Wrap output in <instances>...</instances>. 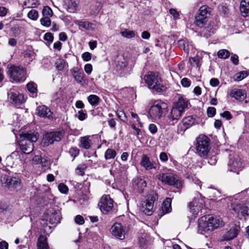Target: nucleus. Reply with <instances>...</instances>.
Returning <instances> with one entry per match:
<instances>
[{
  "label": "nucleus",
  "instance_id": "864d4df0",
  "mask_svg": "<svg viewBox=\"0 0 249 249\" xmlns=\"http://www.w3.org/2000/svg\"><path fill=\"white\" fill-rule=\"evenodd\" d=\"M59 191L63 194H67L69 189L67 185L63 183H60L58 186Z\"/></svg>",
  "mask_w": 249,
  "mask_h": 249
},
{
  "label": "nucleus",
  "instance_id": "72a5a7b5",
  "mask_svg": "<svg viewBox=\"0 0 249 249\" xmlns=\"http://www.w3.org/2000/svg\"><path fill=\"white\" fill-rule=\"evenodd\" d=\"M55 68L59 71H62L65 67H67V64L65 61L61 58H59L56 60L55 63Z\"/></svg>",
  "mask_w": 249,
  "mask_h": 249
},
{
  "label": "nucleus",
  "instance_id": "49530a36",
  "mask_svg": "<svg viewBox=\"0 0 249 249\" xmlns=\"http://www.w3.org/2000/svg\"><path fill=\"white\" fill-rule=\"evenodd\" d=\"M147 234L146 233H142L139 237V243L141 246L144 247L145 246L147 242Z\"/></svg>",
  "mask_w": 249,
  "mask_h": 249
},
{
  "label": "nucleus",
  "instance_id": "6e6d98bb",
  "mask_svg": "<svg viewBox=\"0 0 249 249\" xmlns=\"http://www.w3.org/2000/svg\"><path fill=\"white\" fill-rule=\"evenodd\" d=\"M219 10L221 14L224 16L227 15L228 13V8L226 6L223 5H221L219 6Z\"/></svg>",
  "mask_w": 249,
  "mask_h": 249
},
{
  "label": "nucleus",
  "instance_id": "774afa93",
  "mask_svg": "<svg viewBox=\"0 0 249 249\" xmlns=\"http://www.w3.org/2000/svg\"><path fill=\"white\" fill-rule=\"evenodd\" d=\"M217 162V158L215 155L210 157L208 160V163L212 165H215Z\"/></svg>",
  "mask_w": 249,
  "mask_h": 249
},
{
  "label": "nucleus",
  "instance_id": "4be33fe9",
  "mask_svg": "<svg viewBox=\"0 0 249 249\" xmlns=\"http://www.w3.org/2000/svg\"><path fill=\"white\" fill-rule=\"evenodd\" d=\"M71 71L73 78L77 83H82L85 82V74L78 67L73 68Z\"/></svg>",
  "mask_w": 249,
  "mask_h": 249
},
{
  "label": "nucleus",
  "instance_id": "dca6fc26",
  "mask_svg": "<svg viewBox=\"0 0 249 249\" xmlns=\"http://www.w3.org/2000/svg\"><path fill=\"white\" fill-rule=\"evenodd\" d=\"M110 232L113 236L120 240L125 238V230L121 223H114L110 229Z\"/></svg>",
  "mask_w": 249,
  "mask_h": 249
},
{
  "label": "nucleus",
  "instance_id": "c756f323",
  "mask_svg": "<svg viewBox=\"0 0 249 249\" xmlns=\"http://www.w3.org/2000/svg\"><path fill=\"white\" fill-rule=\"evenodd\" d=\"M210 14V8L206 5H203L199 8V13L197 16H201L202 18L207 19Z\"/></svg>",
  "mask_w": 249,
  "mask_h": 249
},
{
  "label": "nucleus",
  "instance_id": "052dcab7",
  "mask_svg": "<svg viewBox=\"0 0 249 249\" xmlns=\"http://www.w3.org/2000/svg\"><path fill=\"white\" fill-rule=\"evenodd\" d=\"M159 158L160 160L162 162H166L168 160L167 154L163 152L160 153Z\"/></svg>",
  "mask_w": 249,
  "mask_h": 249
},
{
  "label": "nucleus",
  "instance_id": "09e8293b",
  "mask_svg": "<svg viewBox=\"0 0 249 249\" xmlns=\"http://www.w3.org/2000/svg\"><path fill=\"white\" fill-rule=\"evenodd\" d=\"M86 168L87 166L85 164H80L76 169V173L79 175L83 176L84 174V171Z\"/></svg>",
  "mask_w": 249,
  "mask_h": 249
},
{
  "label": "nucleus",
  "instance_id": "a878e982",
  "mask_svg": "<svg viewBox=\"0 0 249 249\" xmlns=\"http://www.w3.org/2000/svg\"><path fill=\"white\" fill-rule=\"evenodd\" d=\"M240 10L243 17H246L249 16V0H242L241 1Z\"/></svg>",
  "mask_w": 249,
  "mask_h": 249
},
{
  "label": "nucleus",
  "instance_id": "423d86ee",
  "mask_svg": "<svg viewBox=\"0 0 249 249\" xmlns=\"http://www.w3.org/2000/svg\"><path fill=\"white\" fill-rule=\"evenodd\" d=\"M158 195L155 192H151L147 199L142 203L141 210L145 214L151 215L154 211V202L158 199Z\"/></svg>",
  "mask_w": 249,
  "mask_h": 249
},
{
  "label": "nucleus",
  "instance_id": "a211bd4d",
  "mask_svg": "<svg viewBox=\"0 0 249 249\" xmlns=\"http://www.w3.org/2000/svg\"><path fill=\"white\" fill-rule=\"evenodd\" d=\"M132 185L135 189L140 193H142L146 187L147 183L143 178L137 177L133 178Z\"/></svg>",
  "mask_w": 249,
  "mask_h": 249
},
{
  "label": "nucleus",
  "instance_id": "3c124183",
  "mask_svg": "<svg viewBox=\"0 0 249 249\" xmlns=\"http://www.w3.org/2000/svg\"><path fill=\"white\" fill-rule=\"evenodd\" d=\"M69 153L71 157L74 159L78 155L79 150L77 147H71L69 150Z\"/></svg>",
  "mask_w": 249,
  "mask_h": 249
},
{
  "label": "nucleus",
  "instance_id": "69168bd1",
  "mask_svg": "<svg viewBox=\"0 0 249 249\" xmlns=\"http://www.w3.org/2000/svg\"><path fill=\"white\" fill-rule=\"evenodd\" d=\"M82 57L85 61H89L91 58V54L89 52H85L83 53Z\"/></svg>",
  "mask_w": 249,
  "mask_h": 249
},
{
  "label": "nucleus",
  "instance_id": "7c9ffc66",
  "mask_svg": "<svg viewBox=\"0 0 249 249\" xmlns=\"http://www.w3.org/2000/svg\"><path fill=\"white\" fill-rule=\"evenodd\" d=\"M78 1L77 0H69L68 2V11L70 13H74L77 9Z\"/></svg>",
  "mask_w": 249,
  "mask_h": 249
},
{
  "label": "nucleus",
  "instance_id": "2f4dec72",
  "mask_svg": "<svg viewBox=\"0 0 249 249\" xmlns=\"http://www.w3.org/2000/svg\"><path fill=\"white\" fill-rule=\"evenodd\" d=\"M207 19L202 18L201 16H196L195 17V24L200 27H203L205 25L207 24Z\"/></svg>",
  "mask_w": 249,
  "mask_h": 249
},
{
  "label": "nucleus",
  "instance_id": "6e6552de",
  "mask_svg": "<svg viewBox=\"0 0 249 249\" xmlns=\"http://www.w3.org/2000/svg\"><path fill=\"white\" fill-rule=\"evenodd\" d=\"M113 200L109 195H103L98 202V206L101 212L107 214L112 211L113 208Z\"/></svg>",
  "mask_w": 249,
  "mask_h": 249
},
{
  "label": "nucleus",
  "instance_id": "603ef678",
  "mask_svg": "<svg viewBox=\"0 0 249 249\" xmlns=\"http://www.w3.org/2000/svg\"><path fill=\"white\" fill-rule=\"evenodd\" d=\"M187 178L190 180H192L196 185H198L199 188H201V182L197 179L195 176L193 175H187Z\"/></svg>",
  "mask_w": 249,
  "mask_h": 249
},
{
  "label": "nucleus",
  "instance_id": "0eeeda50",
  "mask_svg": "<svg viewBox=\"0 0 249 249\" xmlns=\"http://www.w3.org/2000/svg\"><path fill=\"white\" fill-rule=\"evenodd\" d=\"M209 143V139L206 136H201L197 139L196 151L200 157L207 156L210 149Z\"/></svg>",
  "mask_w": 249,
  "mask_h": 249
},
{
  "label": "nucleus",
  "instance_id": "c03bdc74",
  "mask_svg": "<svg viewBox=\"0 0 249 249\" xmlns=\"http://www.w3.org/2000/svg\"><path fill=\"white\" fill-rule=\"evenodd\" d=\"M121 35L127 38H131L135 36V33L132 30H124L120 32Z\"/></svg>",
  "mask_w": 249,
  "mask_h": 249
},
{
  "label": "nucleus",
  "instance_id": "c85d7f7f",
  "mask_svg": "<svg viewBox=\"0 0 249 249\" xmlns=\"http://www.w3.org/2000/svg\"><path fill=\"white\" fill-rule=\"evenodd\" d=\"M91 145V140L89 136H85L81 138L80 146L85 149H89Z\"/></svg>",
  "mask_w": 249,
  "mask_h": 249
},
{
  "label": "nucleus",
  "instance_id": "7ed1b4c3",
  "mask_svg": "<svg viewBox=\"0 0 249 249\" xmlns=\"http://www.w3.org/2000/svg\"><path fill=\"white\" fill-rule=\"evenodd\" d=\"M188 101L182 98H179L178 101L175 102L168 115V118L170 121H177L179 119L182 113L188 108Z\"/></svg>",
  "mask_w": 249,
  "mask_h": 249
},
{
  "label": "nucleus",
  "instance_id": "9b49d317",
  "mask_svg": "<svg viewBox=\"0 0 249 249\" xmlns=\"http://www.w3.org/2000/svg\"><path fill=\"white\" fill-rule=\"evenodd\" d=\"M231 209L238 216L248 215H249V202L244 204L234 202L231 203Z\"/></svg>",
  "mask_w": 249,
  "mask_h": 249
},
{
  "label": "nucleus",
  "instance_id": "ddd939ff",
  "mask_svg": "<svg viewBox=\"0 0 249 249\" xmlns=\"http://www.w3.org/2000/svg\"><path fill=\"white\" fill-rule=\"evenodd\" d=\"M62 137L60 132H48L44 135L42 142L45 145H48L53 144L54 142L60 141Z\"/></svg>",
  "mask_w": 249,
  "mask_h": 249
},
{
  "label": "nucleus",
  "instance_id": "b1692460",
  "mask_svg": "<svg viewBox=\"0 0 249 249\" xmlns=\"http://www.w3.org/2000/svg\"><path fill=\"white\" fill-rule=\"evenodd\" d=\"M10 100L16 104H20L24 102V96L18 92L10 91L8 93Z\"/></svg>",
  "mask_w": 249,
  "mask_h": 249
},
{
  "label": "nucleus",
  "instance_id": "bf43d9fd",
  "mask_svg": "<svg viewBox=\"0 0 249 249\" xmlns=\"http://www.w3.org/2000/svg\"><path fill=\"white\" fill-rule=\"evenodd\" d=\"M84 70L88 74H90L92 71V66L90 64H87L84 66Z\"/></svg>",
  "mask_w": 249,
  "mask_h": 249
},
{
  "label": "nucleus",
  "instance_id": "473e14b6",
  "mask_svg": "<svg viewBox=\"0 0 249 249\" xmlns=\"http://www.w3.org/2000/svg\"><path fill=\"white\" fill-rule=\"evenodd\" d=\"M215 31V30L213 28V26L211 24H209L208 26L204 27L202 32L203 33L204 36L208 38L211 36L212 34L214 33Z\"/></svg>",
  "mask_w": 249,
  "mask_h": 249
},
{
  "label": "nucleus",
  "instance_id": "ea45409f",
  "mask_svg": "<svg viewBox=\"0 0 249 249\" xmlns=\"http://www.w3.org/2000/svg\"><path fill=\"white\" fill-rule=\"evenodd\" d=\"M248 73L246 71H242L236 73L234 77V80L237 81H240L248 76Z\"/></svg>",
  "mask_w": 249,
  "mask_h": 249
},
{
  "label": "nucleus",
  "instance_id": "aec40b11",
  "mask_svg": "<svg viewBox=\"0 0 249 249\" xmlns=\"http://www.w3.org/2000/svg\"><path fill=\"white\" fill-rule=\"evenodd\" d=\"M206 216L209 219V223L211 227L210 229L211 231L224 225V222L220 218L214 217L210 215H207Z\"/></svg>",
  "mask_w": 249,
  "mask_h": 249
},
{
  "label": "nucleus",
  "instance_id": "0e129e2a",
  "mask_svg": "<svg viewBox=\"0 0 249 249\" xmlns=\"http://www.w3.org/2000/svg\"><path fill=\"white\" fill-rule=\"evenodd\" d=\"M221 117L225 118L227 120H230L232 118V116L230 112L228 111H225L220 114Z\"/></svg>",
  "mask_w": 249,
  "mask_h": 249
},
{
  "label": "nucleus",
  "instance_id": "37998d69",
  "mask_svg": "<svg viewBox=\"0 0 249 249\" xmlns=\"http://www.w3.org/2000/svg\"><path fill=\"white\" fill-rule=\"evenodd\" d=\"M230 52L226 49H222L217 52V56L221 59H227L230 56Z\"/></svg>",
  "mask_w": 249,
  "mask_h": 249
},
{
  "label": "nucleus",
  "instance_id": "58836bf2",
  "mask_svg": "<svg viewBox=\"0 0 249 249\" xmlns=\"http://www.w3.org/2000/svg\"><path fill=\"white\" fill-rule=\"evenodd\" d=\"M42 14L43 17L51 18L53 15V12L50 7L46 6L43 7Z\"/></svg>",
  "mask_w": 249,
  "mask_h": 249
},
{
  "label": "nucleus",
  "instance_id": "f3484780",
  "mask_svg": "<svg viewBox=\"0 0 249 249\" xmlns=\"http://www.w3.org/2000/svg\"><path fill=\"white\" fill-rule=\"evenodd\" d=\"M140 165L143 167L146 170H151L153 169H156V162L150 159V158L145 154L142 155V156Z\"/></svg>",
  "mask_w": 249,
  "mask_h": 249
},
{
  "label": "nucleus",
  "instance_id": "680f3d73",
  "mask_svg": "<svg viewBox=\"0 0 249 249\" xmlns=\"http://www.w3.org/2000/svg\"><path fill=\"white\" fill-rule=\"evenodd\" d=\"M107 123H108L109 126L111 128H112L114 130L115 129L116 122L114 119H108L107 121Z\"/></svg>",
  "mask_w": 249,
  "mask_h": 249
},
{
  "label": "nucleus",
  "instance_id": "4c0bfd02",
  "mask_svg": "<svg viewBox=\"0 0 249 249\" xmlns=\"http://www.w3.org/2000/svg\"><path fill=\"white\" fill-rule=\"evenodd\" d=\"M194 123V120L191 116H188L184 118L182 120V124L185 128L191 126Z\"/></svg>",
  "mask_w": 249,
  "mask_h": 249
},
{
  "label": "nucleus",
  "instance_id": "1a4fd4ad",
  "mask_svg": "<svg viewBox=\"0 0 249 249\" xmlns=\"http://www.w3.org/2000/svg\"><path fill=\"white\" fill-rule=\"evenodd\" d=\"M9 74L11 78L17 82H22L26 79L25 69L20 66H13L9 68Z\"/></svg>",
  "mask_w": 249,
  "mask_h": 249
},
{
  "label": "nucleus",
  "instance_id": "f03ea898",
  "mask_svg": "<svg viewBox=\"0 0 249 249\" xmlns=\"http://www.w3.org/2000/svg\"><path fill=\"white\" fill-rule=\"evenodd\" d=\"M149 89L153 91L160 92L164 90V87L159 73L154 72H149L144 75L143 78Z\"/></svg>",
  "mask_w": 249,
  "mask_h": 249
},
{
  "label": "nucleus",
  "instance_id": "e433bc0d",
  "mask_svg": "<svg viewBox=\"0 0 249 249\" xmlns=\"http://www.w3.org/2000/svg\"><path fill=\"white\" fill-rule=\"evenodd\" d=\"M39 4L38 0H26L23 3L26 7H35Z\"/></svg>",
  "mask_w": 249,
  "mask_h": 249
},
{
  "label": "nucleus",
  "instance_id": "cd10ccee",
  "mask_svg": "<svg viewBox=\"0 0 249 249\" xmlns=\"http://www.w3.org/2000/svg\"><path fill=\"white\" fill-rule=\"evenodd\" d=\"M74 23L78 25L79 27L83 28L87 30H89L93 28V24L89 21L76 20L74 21Z\"/></svg>",
  "mask_w": 249,
  "mask_h": 249
},
{
  "label": "nucleus",
  "instance_id": "de8ad7c7",
  "mask_svg": "<svg viewBox=\"0 0 249 249\" xmlns=\"http://www.w3.org/2000/svg\"><path fill=\"white\" fill-rule=\"evenodd\" d=\"M41 24L46 27H49L51 25L50 18L43 17L40 19Z\"/></svg>",
  "mask_w": 249,
  "mask_h": 249
},
{
  "label": "nucleus",
  "instance_id": "20e7f679",
  "mask_svg": "<svg viewBox=\"0 0 249 249\" xmlns=\"http://www.w3.org/2000/svg\"><path fill=\"white\" fill-rule=\"evenodd\" d=\"M167 104L160 101H156L149 110V114L154 120H157L162 117L166 112Z\"/></svg>",
  "mask_w": 249,
  "mask_h": 249
},
{
  "label": "nucleus",
  "instance_id": "412c9836",
  "mask_svg": "<svg viewBox=\"0 0 249 249\" xmlns=\"http://www.w3.org/2000/svg\"><path fill=\"white\" fill-rule=\"evenodd\" d=\"M172 200L170 198L167 197L163 202L161 209L159 211V215L161 217L163 215L169 213L172 211L171 207Z\"/></svg>",
  "mask_w": 249,
  "mask_h": 249
},
{
  "label": "nucleus",
  "instance_id": "13d9d810",
  "mask_svg": "<svg viewBox=\"0 0 249 249\" xmlns=\"http://www.w3.org/2000/svg\"><path fill=\"white\" fill-rule=\"evenodd\" d=\"M78 119L80 121L84 120L87 117V114L82 110L79 111L76 115Z\"/></svg>",
  "mask_w": 249,
  "mask_h": 249
},
{
  "label": "nucleus",
  "instance_id": "e2e57ef3",
  "mask_svg": "<svg viewBox=\"0 0 249 249\" xmlns=\"http://www.w3.org/2000/svg\"><path fill=\"white\" fill-rule=\"evenodd\" d=\"M182 86L184 87H189L191 85V81L187 78H183L181 81Z\"/></svg>",
  "mask_w": 249,
  "mask_h": 249
},
{
  "label": "nucleus",
  "instance_id": "a19ab883",
  "mask_svg": "<svg viewBox=\"0 0 249 249\" xmlns=\"http://www.w3.org/2000/svg\"><path fill=\"white\" fill-rule=\"evenodd\" d=\"M27 88L28 90L33 94H36L37 92V86L32 82H29L27 84Z\"/></svg>",
  "mask_w": 249,
  "mask_h": 249
},
{
  "label": "nucleus",
  "instance_id": "9d476101",
  "mask_svg": "<svg viewBox=\"0 0 249 249\" xmlns=\"http://www.w3.org/2000/svg\"><path fill=\"white\" fill-rule=\"evenodd\" d=\"M204 200L200 194L195 197L193 200L189 203L188 207L190 211L194 215L197 214L202 208L204 205Z\"/></svg>",
  "mask_w": 249,
  "mask_h": 249
},
{
  "label": "nucleus",
  "instance_id": "4468645a",
  "mask_svg": "<svg viewBox=\"0 0 249 249\" xmlns=\"http://www.w3.org/2000/svg\"><path fill=\"white\" fill-rule=\"evenodd\" d=\"M242 163L240 158L236 156L231 158L228 163V170L230 172L239 174V172L243 168Z\"/></svg>",
  "mask_w": 249,
  "mask_h": 249
},
{
  "label": "nucleus",
  "instance_id": "f704fd0d",
  "mask_svg": "<svg viewBox=\"0 0 249 249\" xmlns=\"http://www.w3.org/2000/svg\"><path fill=\"white\" fill-rule=\"evenodd\" d=\"M88 100L91 105L96 106L98 104L100 98L97 95L92 94L88 96Z\"/></svg>",
  "mask_w": 249,
  "mask_h": 249
},
{
  "label": "nucleus",
  "instance_id": "338daca9",
  "mask_svg": "<svg viewBox=\"0 0 249 249\" xmlns=\"http://www.w3.org/2000/svg\"><path fill=\"white\" fill-rule=\"evenodd\" d=\"M117 114L118 117L122 121H124L126 119L125 114L123 111H118Z\"/></svg>",
  "mask_w": 249,
  "mask_h": 249
},
{
  "label": "nucleus",
  "instance_id": "a18cd8bd",
  "mask_svg": "<svg viewBox=\"0 0 249 249\" xmlns=\"http://www.w3.org/2000/svg\"><path fill=\"white\" fill-rule=\"evenodd\" d=\"M28 17L33 20H36L38 18V12L35 9L30 10L28 13Z\"/></svg>",
  "mask_w": 249,
  "mask_h": 249
},
{
  "label": "nucleus",
  "instance_id": "8fccbe9b",
  "mask_svg": "<svg viewBox=\"0 0 249 249\" xmlns=\"http://www.w3.org/2000/svg\"><path fill=\"white\" fill-rule=\"evenodd\" d=\"M50 221L51 223H58L60 222L59 214L57 213L52 214L50 218Z\"/></svg>",
  "mask_w": 249,
  "mask_h": 249
},
{
  "label": "nucleus",
  "instance_id": "f8f14e48",
  "mask_svg": "<svg viewBox=\"0 0 249 249\" xmlns=\"http://www.w3.org/2000/svg\"><path fill=\"white\" fill-rule=\"evenodd\" d=\"M240 228L235 224H231L226 229V232L222 236L223 240L230 241L237 237L240 232Z\"/></svg>",
  "mask_w": 249,
  "mask_h": 249
},
{
  "label": "nucleus",
  "instance_id": "5fc2aeb1",
  "mask_svg": "<svg viewBox=\"0 0 249 249\" xmlns=\"http://www.w3.org/2000/svg\"><path fill=\"white\" fill-rule=\"evenodd\" d=\"M207 114L210 117H213L214 116L216 113V109L214 107H209L207 108Z\"/></svg>",
  "mask_w": 249,
  "mask_h": 249
},
{
  "label": "nucleus",
  "instance_id": "4d7b16f0",
  "mask_svg": "<svg viewBox=\"0 0 249 249\" xmlns=\"http://www.w3.org/2000/svg\"><path fill=\"white\" fill-rule=\"evenodd\" d=\"M75 222L79 225H83L85 222V220L82 216L77 215L75 218Z\"/></svg>",
  "mask_w": 249,
  "mask_h": 249
},
{
  "label": "nucleus",
  "instance_id": "6ab92c4d",
  "mask_svg": "<svg viewBox=\"0 0 249 249\" xmlns=\"http://www.w3.org/2000/svg\"><path fill=\"white\" fill-rule=\"evenodd\" d=\"M211 227L209 223V219L206 215L202 216L198 220V230L199 231L209 232L211 231Z\"/></svg>",
  "mask_w": 249,
  "mask_h": 249
},
{
  "label": "nucleus",
  "instance_id": "393cba45",
  "mask_svg": "<svg viewBox=\"0 0 249 249\" xmlns=\"http://www.w3.org/2000/svg\"><path fill=\"white\" fill-rule=\"evenodd\" d=\"M230 96L236 100L242 101L246 97V93L244 90L235 89L231 91Z\"/></svg>",
  "mask_w": 249,
  "mask_h": 249
},
{
  "label": "nucleus",
  "instance_id": "39448f33",
  "mask_svg": "<svg viewBox=\"0 0 249 249\" xmlns=\"http://www.w3.org/2000/svg\"><path fill=\"white\" fill-rule=\"evenodd\" d=\"M157 178L165 184L174 185L178 188L181 186V182L178 177L171 172L160 173L157 175Z\"/></svg>",
  "mask_w": 249,
  "mask_h": 249
},
{
  "label": "nucleus",
  "instance_id": "f257e3e1",
  "mask_svg": "<svg viewBox=\"0 0 249 249\" xmlns=\"http://www.w3.org/2000/svg\"><path fill=\"white\" fill-rule=\"evenodd\" d=\"M20 138L21 140L18 142L20 149L24 154H29L33 151V143L38 140L39 134L36 132L22 133Z\"/></svg>",
  "mask_w": 249,
  "mask_h": 249
},
{
  "label": "nucleus",
  "instance_id": "5701e85b",
  "mask_svg": "<svg viewBox=\"0 0 249 249\" xmlns=\"http://www.w3.org/2000/svg\"><path fill=\"white\" fill-rule=\"evenodd\" d=\"M37 115L49 119L53 118L52 112L51 110L45 106H39L36 109Z\"/></svg>",
  "mask_w": 249,
  "mask_h": 249
},
{
  "label": "nucleus",
  "instance_id": "bb28decb",
  "mask_svg": "<svg viewBox=\"0 0 249 249\" xmlns=\"http://www.w3.org/2000/svg\"><path fill=\"white\" fill-rule=\"evenodd\" d=\"M37 249H49V246L47 243V238L43 235L39 236L37 244Z\"/></svg>",
  "mask_w": 249,
  "mask_h": 249
},
{
  "label": "nucleus",
  "instance_id": "c9c22d12",
  "mask_svg": "<svg viewBox=\"0 0 249 249\" xmlns=\"http://www.w3.org/2000/svg\"><path fill=\"white\" fill-rule=\"evenodd\" d=\"M116 155V152L115 150L112 149H107L105 154L106 160H110L114 159Z\"/></svg>",
  "mask_w": 249,
  "mask_h": 249
},
{
  "label": "nucleus",
  "instance_id": "79ce46f5",
  "mask_svg": "<svg viewBox=\"0 0 249 249\" xmlns=\"http://www.w3.org/2000/svg\"><path fill=\"white\" fill-rule=\"evenodd\" d=\"M200 59L201 57L198 55H196L193 57L190 58L189 62L193 66L198 67L200 65L199 62Z\"/></svg>",
  "mask_w": 249,
  "mask_h": 249
},
{
  "label": "nucleus",
  "instance_id": "2eb2a0df",
  "mask_svg": "<svg viewBox=\"0 0 249 249\" xmlns=\"http://www.w3.org/2000/svg\"><path fill=\"white\" fill-rule=\"evenodd\" d=\"M1 182L5 186L8 188H17L20 184V180L18 178L9 177L5 175L1 177Z\"/></svg>",
  "mask_w": 249,
  "mask_h": 249
}]
</instances>
